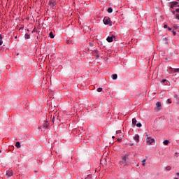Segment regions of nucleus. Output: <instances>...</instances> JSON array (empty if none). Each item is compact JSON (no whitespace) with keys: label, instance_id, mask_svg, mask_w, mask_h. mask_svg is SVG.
I'll use <instances>...</instances> for the list:
<instances>
[{"label":"nucleus","instance_id":"3","mask_svg":"<svg viewBox=\"0 0 179 179\" xmlns=\"http://www.w3.org/2000/svg\"><path fill=\"white\" fill-rule=\"evenodd\" d=\"M147 137V144L148 145H152L153 142H155V139L150 138L148 135L146 136Z\"/></svg>","mask_w":179,"mask_h":179},{"label":"nucleus","instance_id":"20","mask_svg":"<svg viewBox=\"0 0 179 179\" xmlns=\"http://www.w3.org/2000/svg\"><path fill=\"white\" fill-rule=\"evenodd\" d=\"M166 171H170V170H171V167H170V166H166Z\"/></svg>","mask_w":179,"mask_h":179},{"label":"nucleus","instance_id":"26","mask_svg":"<svg viewBox=\"0 0 179 179\" xmlns=\"http://www.w3.org/2000/svg\"><path fill=\"white\" fill-rule=\"evenodd\" d=\"M117 136H116V138H120V137H121V134H116Z\"/></svg>","mask_w":179,"mask_h":179},{"label":"nucleus","instance_id":"33","mask_svg":"<svg viewBox=\"0 0 179 179\" xmlns=\"http://www.w3.org/2000/svg\"><path fill=\"white\" fill-rule=\"evenodd\" d=\"M176 19H178V20H179V14L177 15Z\"/></svg>","mask_w":179,"mask_h":179},{"label":"nucleus","instance_id":"18","mask_svg":"<svg viewBox=\"0 0 179 179\" xmlns=\"http://www.w3.org/2000/svg\"><path fill=\"white\" fill-rule=\"evenodd\" d=\"M24 37H25V38H27V40H29V38H30V35H29V34H25L24 35Z\"/></svg>","mask_w":179,"mask_h":179},{"label":"nucleus","instance_id":"23","mask_svg":"<svg viewBox=\"0 0 179 179\" xmlns=\"http://www.w3.org/2000/svg\"><path fill=\"white\" fill-rule=\"evenodd\" d=\"M103 91V88L101 87H99L97 89V92H102Z\"/></svg>","mask_w":179,"mask_h":179},{"label":"nucleus","instance_id":"15","mask_svg":"<svg viewBox=\"0 0 179 179\" xmlns=\"http://www.w3.org/2000/svg\"><path fill=\"white\" fill-rule=\"evenodd\" d=\"M49 37H50V38H54V37H55V36H54V34H52V32H50L49 34Z\"/></svg>","mask_w":179,"mask_h":179},{"label":"nucleus","instance_id":"19","mask_svg":"<svg viewBox=\"0 0 179 179\" xmlns=\"http://www.w3.org/2000/svg\"><path fill=\"white\" fill-rule=\"evenodd\" d=\"M43 127L45 129H47L48 128V123L46 122Z\"/></svg>","mask_w":179,"mask_h":179},{"label":"nucleus","instance_id":"39","mask_svg":"<svg viewBox=\"0 0 179 179\" xmlns=\"http://www.w3.org/2000/svg\"><path fill=\"white\" fill-rule=\"evenodd\" d=\"M1 152H2L1 150H0V153H1Z\"/></svg>","mask_w":179,"mask_h":179},{"label":"nucleus","instance_id":"6","mask_svg":"<svg viewBox=\"0 0 179 179\" xmlns=\"http://www.w3.org/2000/svg\"><path fill=\"white\" fill-rule=\"evenodd\" d=\"M48 5H50V6H57V1H49Z\"/></svg>","mask_w":179,"mask_h":179},{"label":"nucleus","instance_id":"22","mask_svg":"<svg viewBox=\"0 0 179 179\" xmlns=\"http://www.w3.org/2000/svg\"><path fill=\"white\" fill-rule=\"evenodd\" d=\"M136 127H137L138 128H141V127H142V124L138 123V124H136Z\"/></svg>","mask_w":179,"mask_h":179},{"label":"nucleus","instance_id":"37","mask_svg":"<svg viewBox=\"0 0 179 179\" xmlns=\"http://www.w3.org/2000/svg\"><path fill=\"white\" fill-rule=\"evenodd\" d=\"M115 138V136H112V138H113V139H114Z\"/></svg>","mask_w":179,"mask_h":179},{"label":"nucleus","instance_id":"4","mask_svg":"<svg viewBox=\"0 0 179 179\" xmlns=\"http://www.w3.org/2000/svg\"><path fill=\"white\" fill-rule=\"evenodd\" d=\"M104 24H110L111 20L108 17H105L103 20Z\"/></svg>","mask_w":179,"mask_h":179},{"label":"nucleus","instance_id":"7","mask_svg":"<svg viewBox=\"0 0 179 179\" xmlns=\"http://www.w3.org/2000/svg\"><path fill=\"white\" fill-rule=\"evenodd\" d=\"M171 9H173L174 8V6H176V5H178V2L177 1H172L171 2Z\"/></svg>","mask_w":179,"mask_h":179},{"label":"nucleus","instance_id":"12","mask_svg":"<svg viewBox=\"0 0 179 179\" xmlns=\"http://www.w3.org/2000/svg\"><path fill=\"white\" fill-rule=\"evenodd\" d=\"M132 125H133V127H135V125H136V118L132 119Z\"/></svg>","mask_w":179,"mask_h":179},{"label":"nucleus","instance_id":"25","mask_svg":"<svg viewBox=\"0 0 179 179\" xmlns=\"http://www.w3.org/2000/svg\"><path fill=\"white\" fill-rule=\"evenodd\" d=\"M166 102H168L169 104H171V100L170 99H167Z\"/></svg>","mask_w":179,"mask_h":179},{"label":"nucleus","instance_id":"28","mask_svg":"<svg viewBox=\"0 0 179 179\" xmlns=\"http://www.w3.org/2000/svg\"><path fill=\"white\" fill-rule=\"evenodd\" d=\"M168 27L167 24L164 25V29H168Z\"/></svg>","mask_w":179,"mask_h":179},{"label":"nucleus","instance_id":"10","mask_svg":"<svg viewBox=\"0 0 179 179\" xmlns=\"http://www.w3.org/2000/svg\"><path fill=\"white\" fill-rule=\"evenodd\" d=\"M108 43H113V37L112 36H108L107 38H106Z\"/></svg>","mask_w":179,"mask_h":179},{"label":"nucleus","instance_id":"27","mask_svg":"<svg viewBox=\"0 0 179 179\" xmlns=\"http://www.w3.org/2000/svg\"><path fill=\"white\" fill-rule=\"evenodd\" d=\"M165 82H167V80L163 79V80H162V83H164Z\"/></svg>","mask_w":179,"mask_h":179},{"label":"nucleus","instance_id":"11","mask_svg":"<svg viewBox=\"0 0 179 179\" xmlns=\"http://www.w3.org/2000/svg\"><path fill=\"white\" fill-rule=\"evenodd\" d=\"M111 76L113 80H115L117 78H118V76L117 74H113Z\"/></svg>","mask_w":179,"mask_h":179},{"label":"nucleus","instance_id":"40","mask_svg":"<svg viewBox=\"0 0 179 179\" xmlns=\"http://www.w3.org/2000/svg\"><path fill=\"white\" fill-rule=\"evenodd\" d=\"M177 1H179V0H177Z\"/></svg>","mask_w":179,"mask_h":179},{"label":"nucleus","instance_id":"9","mask_svg":"<svg viewBox=\"0 0 179 179\" xmlns=\"http://www.w3.org/2000/svg\"><path fill=\"white\" fill-rule=\"evenodd\" d=\"M12 176H13V173L12 171H8L6 174V177L7 178L12 177Z\"/></svg>","mask_w":179,"mask_h":179},{"label":"nucleus","instance_id":"24","mask_svg":"<svg viewBox=\"0 0 179 179\" xmlns=\"http://www.w3.org/2000/svg\"><path fill=\"white\" fill-rule=\"evenodd\" d=\"M145 162H146V159H143V161H142V166H145Z\"/></svg>","mask_w":179,"mask_h":179},{"label":"nucleus","instance_id":"8","mask_svg":"<svg viewBox=\"0 0 179 179\" xmlns=\"http://www.w3.org/2000/svg\"><path fill=\"white\" fill-rule=\"evenodd\" d=\"M134 140L135 141L136 143H138V142H139V136L138 134H136L134 136Z\"/></svg>","mask_w":179,"mask_h":179},{"label":"nucleus","instance_id":"21","mask_svg":"<svg viewBox=\"0 0 179 179\" xmlns=\"http://www.w3.org/2000/svg\"><path fill=\"white\" fill-rule=\"evenodd\" d=\"M173 72L176 73L177 72H179V69H173Z\"/></svg>","mask_w":179,"mask_h":179},{"label":"nucleus","instance_id":"34","mask_svg":"<svg viewBox=\"0 0 179 179\" xmlns=\"http://www.w3.org/2000/svg\"><path fill=\"white\" fill-rule=\"evenodd\" d=\"M166 61H169V62H170V61H171V59H167V58L166 59Z\"/></svg>","mask_w":179,"mask_h":179},{"label":"nucleus","instance_id":"35","mask_svg":"<svg viewBox=\"0 0 179 179\" xmlns=\"http://www.w3.org/2000/svg\"><path fill=\"white\" fill-rule=\"evenodd\" d=\"M55 120V117H53V118L52 120V122H54Z\"/></svg>","mask_w":179,"mask_h":179},{"label":"nucleus","instance_id":"30","mask_svg":"<svg viewBox=\"0 0 179 179\" xmlns=\"http://www.w3.org/2000/svg\"><path fill=\"white\" fill-rule=\"evenodd\" d=\"M174 29H178V27L177 25H173Z\"/></svg>","mask_w":179,"mask_h":179},{"label":"nucleus","instance_id":"38","mask_svg":"<svg viewBox=\"0 0 179 179\" xmlns=\"http://www.w3.org/2000/svg\"><path fill=\"white\" fill-rule=\"evenodd\" d=\"M176 175L179 176V173H177Z\"/></svg>","mask_w":179,"mask_h":179},{"label":"nucleus","instance_id":"2","mask_svg":"<svg viewBox=\"0 0 179 179\" xmlns=\"http://www.w3.org/2000/svg\"><path fill=\"white\" fill-rule=\"evenodd\" d=\"M118 134H120V137H117V142H121V141H122V138H124V134L121 132V130H118L116 131V135H118Z\"/></svg>","mask_w":179,"mask_h":179},{"label":"nucleus","instance_id":"17","mask_svg":"<svg viewBox=\"0 0 179 179\" xmlns=\"http://www.w3.org/2000/svg\"><path fill=\"white\" fill-rule=\"evenodd\" d=\"M169 140H165V141H164V142H163V143H164V145H169Z\"/></svg>","mask_w":179,"mask_h":179},{"label":"nucleus","instance_id":"13","mask_svg":"<svg viewBox=\"0 0 179 179\" xmlns=\"http://www.w3.org/2000/svg\"><path fill=\"white\" fill-rule=\"evenodd\" d=\"M108 13H113V8L109 7L107 10Z\"/></svg>","mask_w":179,"mask_h":179},{"label":"nucleus","instance_id":"1","mask_svg":"<svg viewBox=\"0 0 179 179\" xmlns=\"http://www.w3.org/2000/svg\"><path fill=\"white\" fill-rule=\"evenodd\" d=\"M122 160L120 162V167H125V166H128V163H129V153H127L122 157Z\"/></svg>","mask_w":179,"mask_h":179},{"label":"nucleus","instance_id":"5","mask_svg":"<svg viewBox=\"0 0 179 179\" xmlns=\"http://www.w3.org/2000/svg\"><path fill=\"white\" fill-rule=\"evenodd\" d=\"M162 107V103L160 102H157L156 103V107H155V110L156 111H159V110H160V108Z\"/></svg>","mask_w":179,"mask_h":179},{"label":"nucleus","instance_id":"36","mask_svg":"<svg viewBox=\"0 0 179 179\" xmlns=\"http://www.w3.org/2000/svg\"><path fill=\"white\" fill-rule=\"evenodd\" d=\"M168 30H169V31H171V28L168 27Z\"/></svg>","mask_w":179,"mask_h":179},{"label":"nucleus","instance_id":"14","mask_svg":"<svg viewBox=\"0 0 179 179\" xmlns=\"http://www.w3.org/2000/svg\"><path fill=\"white\" fill-rule=\"evenodd\" d=\"M15 146L16 148H17V149L20 148V142L17 141L16 143H15Z\"/></svg>","mask_w":179,"mask_h":179},{"label":"nucleus","instance_id":"29","mask_svg":"<svg viewBox=\"0 0 179 179\" xmlns=\"http://www.w3.org/2000/svg\"><path fill=\"white\" fill-rule=\"evenodd\" d=\"M172 33H173V36H176L177 34V33L174 31H173Z\"/></svg>","mask_w":179,"mask_h":179},{"label":"nucleus","instance_id":"16","mask_svg":"<svg viewBox=\"0 0 179 179\" xmlns=\"http://www.w3.org/2000/svg\"><path fill=\"white\" fill-rule=\"evenodd\" d=\"M3 44V41H2V36H0V45H2Z\"/></svg>","mask_w":179,"mask_h":179},{"label":"nucleus","instance_id":"31","mask_svg":"<svg viewBox=\"0 0 179 179\" xmlns=\"http://www.w3.org/2000/svg\"><path fill=\"white\" fill-rule=\"evenodd\" d=\"M176 12H177L178 13H179V8H176Z\"/></svg>","mask_w":179,"mask_h":179},{"label":"nucleus","instance_id":"32","mask_svg":"<svg viewBox=\"0 0 179 179\" xmlns=\"http://www.w3.org/2000/svg\"><path fill=\"white\" fill-rule=\"evenodd\" d=\"M176 14V11L173 10L172 11V15H175Z\"/></svg>","mask_w":179,"mask_h":179}]
</instances>
